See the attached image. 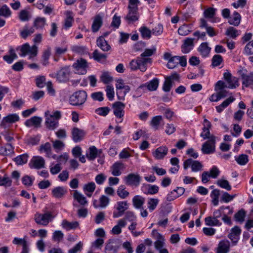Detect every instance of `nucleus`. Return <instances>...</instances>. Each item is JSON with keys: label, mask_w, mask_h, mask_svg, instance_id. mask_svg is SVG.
I'll list each match as a JSON object with an SVG mask.
<instances>
[{"label": "nucleus", "mask_w": 253, "mask_h": 253, "mask_svg": "<svg viewBox=\"0 0 253 253\" xmlns=\"http://www.w3.org/2000/svg\"><path fill=\"white\" fill-rule=\"evenodd\" d=\"M87 93L83 90H80L74 92L70 97L69 103L75 106H79L83 105L86 100Z\"/></svg>", "instance_id": "nucleus-1"}, {"label": "nucleus", "mask_w": 253, "mask_h": 253, "mask_svg": "<svg viewBox=\"0 0 253 253\" xmlns=\"http://www.w3.org/2000/svg\"><path fill=\"white\" fill-rule=\"evenodd\" d=\"M49 111L45 113L46 117L45 124L48 129L54 130L58 126V120L61 116V112L59 111H56L52 114H49Z\"/></svg>", "instance_id": "nucleus-2"}, {"label": "nucleus", "mask_w": 253, "mask_h": 253, "mask_svg": "<svg viewBox=\"0 0 253 253\" xmlns=\"http://www.w3.org/2000/svg\"><path fill=\"white\" fill-rule=\"evenodd\" d=\"M151 62V59L150 58H140L133 59L129 63V66L132 70H136L138 69L140 71L144 72L146 70V64Z\"/></svg>", "instance_id": "nucleus-3"}, {"label": "nucleus", "mask_w": 253, "mask_h": 253, "mask_svg": "<svg viewBox=\"0 0 253 253\" xmlns=\"http://www.w3.org/2000/svg\"><path fill=\"white\" fill-rule=\"evenodd\" d=\"M54 218V216L50 211H47L43 214L37 212L34 216L36 223L43 226H47Z\"/></svg>", "instance_id": "nucleus-4"}, {"label": "nucleus", "mask_w": 253, "mask_h": 253, "mask_svg": "<svg viewBox=\"0 0 253 253\" xmlns=\"http://www.w3.org/2000/svg\"><path fill=\"white\" fill-rule=\"evenodd\" d=\"M20 50L19 54L21 56H25L26 55L29 54V59L36 57L38 54V47L36 44L30 47L29 43H26L20 47Z\"/></svg>", "instance_id": "nucleus-5"}, {"label": "nucleus", "mask_w": 253, "mask_h": 253, "mask_svg": "<svg viewBox=\"0 0 253 253\" xmlns=\"http://www.w3.org/2000/svg\"><path fill=\"white\" fill-rule=\"evenodd\" d=\"M73 67L76 73L80 75H84L87 72L88 64L87 61L82 58H80L73 64Z\"/></svg>", "instance_id": "nucleus-6"}, {"label": "nucleus", "mask_w": 253, "mask_h": 253, "mask_svg": "<svg viewBox=\"0 0 253 253\" xmlns=\"http://www.w3.org/2000/svg\"><path fill=\"white\" fill-rule=\"evenodd\" d=\"M141 177L138 173H131L124 177L126 185L130 186L138 187L141 182Z\"/></svg>", "instance_id": "nucleus-7"}, {"label": "nucleus", "mask_w": 253, "mask_h": 253, "mask_svg": "<svg viewBox=\"0 0 253 253\" xmlns=\"http://www.w3.org/2000/svg\"><path fill=\"white\" fill-rule=\"evenodd\" d=\"M189 167H191L192 171L197 172L202 170L203 165L200 162L190 158L183 162V168L185 170Z\"/></svg>", "instance_id": "nucleus-8"}, {"label": "nucleus", "mask_w": 253, "mask_h": 253, "mask_svg": "<svg viewBox=\"0 0 253 253\" xmlns=\"http://www.w3.org/2000/svg\"><path fill=\"white\" fill-rule=\"evenodd\" d=\"M223 78L227 85V87L234 89L239 86V79L233 76L230 72H225L223 74Z\"/></svg>", "instance_id": "nucleus-9"}, {"label": "nucleus", "mask_w": 253, "mask_h": 253, "mask_svg": "<svg viewBox=\"0 0 253 253\" xmlns=\"http://www.w3.org/2000/svg\"><path fill=\"white\" fill-rule=\"evenodd\" d=\"M215 136H212L207 141L202 145V151L205 154H209L215 151Z\"/></svg>", "instance_id": "nucleus-10"}, {"label": "nucleus", "mask_w": 253, "mask_h": 253, "mask_svg": "<svg viewBox=\"0 0 253 253\" xmlns=\"http://www.w3.org/2000/svg\"><path fill=\"white\" fill-rule=\"evenodd\" d=\"M125 104L120 101H117L112 104L113 113L115 117L119 119H122L125 115Z\"/></svg>", "instance_id": "nucleus-11"}, {"label": "nucleus", "mask_w": 253, "mask_h": 253, "mask_svg": "<svg viewBox=\"0 0 253 253\" xmlns=\"http://www.w3.org/2000/svg\"><path fill=\"white\" fill-rule=\"evenodd\" d=\"M241 79L242 84L245 87H248L253 85V73H247L246 70H240L239 71Z\"/></svg>", "instance_id": "nucleus-12"}, {"label": "nucleus", "mask_w": 253, "mask_h": 253, "mask_svg": "<svg viewBox=\"0 0 253 253\" xmlns=\"http://www.w3.org/2000/svg\"><path fill=\"white\" fill-rule=\"evenodd\" d=\"M227 87L225 83L222 81H218L215 84V90L219 96L220 99L227 96L229 92L225 89Z\"/></svg>", "instance_id": "nucleus-13"}, {"label": "nucleus", "mask_w": 253, "mask_h": 253, "mask_svg": "<svg viewBox=\"0 0 253 253\" xmlns=\"http://www.w3.org/2000/svg\"><path fill=\"white\" fill-rule=\"evenodd\" d=\"M29 165L31 168L41 169L44 167L45 160L41 156H34L32 158Z\"/></svg>", "instance_id": "nucleus-14"}, {"label": "nucleus", "mask_w": 253, "mask_h": 253, "mask_svg": "<svg viewBox=\"0 0 253 253\" xmlns=\"http://www.w3.org/2000/svg\"><path fill=\"white\" fill-rule=\"evenodd\" d=\"M72 137L75 142H78L82 140L86 134L85 131L78 127H74L72 130Z\"/></svg>", "instance_id": "nucleus-15"}, {"label": "nucleus", "mask_w": 253, "mask_h": 253, "mask_svg": "<svg viewBox=\"0 0 253 253\" xmlns=\"http://www.w3.org/2000/svg\"><path fill=\"white\" fill-rule=\"evenodd\" d=\"M128 203L126 201L117 202L116 209L118 212H113V217L118 218L121 216L124 213V212L128 209Z\"/></svg>", "instance_id": "nucleus-16"}, {"label": "nucleus", "mask_w": 253, "mask_h": 253, "mask_svg": "<svg viewBox=\"0 0 253 253\" xmlns=\"http://www.w3.org/2000/svg\"><path fill=\"white\" fill-rule=\"evenodd\" d=\"M128 12L125 17L126 20L129 23L137 21L139 18L138 8H128Z\"/></svg>", "instance_id": "nucleus-17"}, {"label": "nucleus", "mask_w": 253, "mask_h": 253, "mask_svg": "<svg viewBox=\"0 0 253 253\" xmlns=\"http://www.w3.org/2000/svg\"><path fill=\"white\" fill-rule=\"evenodd\" d=\"M19 120V117L18 115L16 114H11L4 117L0 123V126L6 128V124H13Z\"/></svg>", "instance_id": "nucleus-18"}, {"label": "nucleus", "mask_w": 253, "mask_h": 253, "mask_svg": "<svg viewBox=\"0 0 253 253\" xmlns=\"http://www.w3.org/2000/svg\"><path fill=\"white\" fill-rule=\"evenodd\" d=\"M159 84V80L158 78H154L149 82L140 85L138 88L147 87L149 91H155L157 90Z\"/></svg>", "instance_id": "nucleus-19"}, {"label": "nucleus", "mask_w": 253, "mask_h": 253, "mask_svg": "<svg viewBox=\"0 0 253 253\" xmlns=\"http://www.w3.org/2000/svg\"><path fill=\"white\" fill-rule=\"evenodd\" d=\"M67 193V190L63 186L56 187L51 191L52 196L57 199L63 198Z\"/></svg>", "instance_id": "nucleus-20"}, {"label": "nucleus", "mask_w": 253, "mask_h": 253, "mask_svg": "<svg viewBox=\"0 0 253 253\" xmlns=\"http://www.w3.org/2000/svg\"><path fill=\"white\" fill-rule=\"evenodd\" d=\"M211 124L207 120L205 119L204 121V127L203 128V131L201 133V136L204 138V139L210 138L212 136H214L213 135H211L210 128L211 127Z\"/></svg>", "instance_id": "nucleus-21"}, {"label": "nucleus", "mask_w": 253, "mask_h": 253, "mask_svg": "<svg viewBox=\"0 0 253 253\" xmlns=\"http://www.w3.org/2000/svg\"><path fill=\"white\" fill-rule=\"evenodd\" d=\"M119 247L114 240H109L106 244L104 252L105 253H117Z\"/></svg>", "instance_id": "nucleus-22"}, {"label": "nucleus", "mask_w": 253, "mask_h": 253, "mask_svg": "<svg viewBox=\"0 0 253 253\" xmlns=\"http://www.w3.org/2000/svg\"><path fill=\"white\" fill-rule=\"evenodd\" d=\"M194 39L187 38L183 41L181 45V51L183 53H187L190 51L194 46Z\"/></svg>", "instance_id": "nucleus-23"}, {"label": "nucleus", "mask_w": 253, "mask_h": 253, "mask_svg": "<svg viewBox=\"0 0 253 253\" xmlns=\"http://www.w3.org/2000/svg\"><path fill=\"white\" fill-rule=\"evenodd\" d=\"M168 150L166 146H160L153 152V156L158 160L163 159L167 155Z\"/></svg>", "instance_id": "nucleus-24"}, {"label": "nucleus", "mask_w": 253, "mask_h": 253, "mask_svg": "<svg viewBox=\"0 0 253 253\" xmlns=\"http://www.w3.org/2000/svg\"><path fill=\"white\" fill-rule=\"evenodd\" d=\"M125 166L123 163L120 162H115L111 167V173L115 176H119L122 173L121 170H123Z\"/></svg>", "instance_id": "nucleus-25"}, {"label": "nucleus", "mask_w": 253, "mask_h": 253, "mask_svg": "<svg viewBox=\"0 0 253 253\" xmlns=\"http://www.w3.org/2000/svg\"><path fill=\"white\" fill-rule=\"evenodd\" d=\"M230 249V243L228 241L222 240L219 242L216 249V253H228Z\"/></svg>", "instance_id": "nucleus-26"}, {"label": "nucleus", "mask_w": 253, "mask_h": 253, "mask_svg": "<svg viewBox=\"0 0 253 253\" xmlns=\"http://www.w3.org/2000/svg\"><path fill=\"white\" fill-rule=\"evenodd\" d=\"M39 150L41 153H45L46 157L50 158L51 157L52 147L51 145L49 142H46L44 144L41 145Z\"/></svg>", "instance_id": "nucleus-27"}, {"label": "nucleus", "mask_w": 253, "mask_h": 253, "mask_svg": "<svg viewBox=\"0 0 253 253\" xmlns=\"http://www.w3.org/2000/svg\"><path fill=\"white\" fill-rule=\"evenodd\" d=\"M41 122L42 119L40 117L34 116L31 118L30 119L27 120L25 122V125L28 127L35 126L36 127H38L40 126Z\"/></svg>", "instance_id": "nucleus-28"}, {"label": "nucleus", "mask_w": 253, "mask_h": 253, "mask_svg": "<svg viewBox=\"0 0 253 253\" xmlns=\"http://www.w3.org/2000/svg\"><path fill=\"white\" fill-rule=\"evenodd\" d=\"M241 233V230L238 226H235L231 230L230 233L228 235V238L234 243L237 242L239 235Z\"/></svg>", "instance_id": "nucleus-29"}, {"label": "nucleus", "mask_w": 253, "mask_h": 253, "mask_svg": "<svg viewBox=\"0 0 253 253\" xmlns=\"http://www.w3.org/2000/svg\"><path fill=\"white\" fill-rule=\"evenodd\" d=\"M96 44L104 51H108L111 48V46L103 36H100L97 39Z\"/></svg>", "instance_id": "nucleus-30"}, {"label": "nucleus", "mask_w": 253, "mask_h": 253, "mask_svg": "<svg viewBox=\"0 0 253 253\" xmlns=\"http://www.w3.org/2000/svg\"><path fill=\"white\" fill-rule=\"evenodd\" d=\"M126 225V222L124 219L119 220L117 224L112 228L111 233L114 235L120 234L122 232V228L125 227Z\"/></svg>", "instance_id": "nucleus-31"}, {"label": "nucleus", "mask_w": 253, "mask_h": 253, "mask_svg": "<svg viewBox=\"0 0 253 253\" xmlns=\"http://www.w3.org/2000/svg\"><path fill=\"white\" fill-rule=\"evenodd\" d=\"M224 210H227V214H232L233 212V209L230 208V207H221L219 208V209L216 210L213 213V216L218 219V218L220 217L222 215H223V213L225 212L224 211Z\"/></svg>", "instance_id": "nucleus-32"}, {"label": "nucleus", "mask_w": 253, "mask_h": 253, "mask_svg": "<svg viewBox=\"0 0 253 253\" xmlns=\"http://www.w3.org/2000/svg\"><path fill=\"white\" fill-rule=\"evenodd\" d=\"M61 225L64 229L66 230H70L79 227V223L78 221L69 222L66 219H64L62 222Z\"/></svg>", "instance_id": "nucleus-33"}, {"label": "nucleus", "mask_w": 253, "mask_h": 253, "mask_svg": "<svg viewBox=\"0 0 253 253\" xmlns=\"http://www.w3.org/2000/svg\"><path fill=\"white\" fill-rule=\"evenodd\" d=\"M163 119L162 116H156L152 118L150 122V125L155 130L159 129Z\"/></svg>", "instance_id": "nucleus-34"}, {"label": "nucleus", "mask_w": 253, "mask_h": 253, "mask_svg": "<svg viewBox=\"0 0 253 253\" xmlns=\"http://www.w3.org/2000/svg\"><path fill=\"white\" fill-rule=\"evenodd\" d=\"M69 73L70 72L68 68H62L58 72L57 78L60 82H64L68 79Z\"/></svg>", "instance_id": "nucleus-35"}, {"label": "nucleus", "mask_w": 253, "mask_h": 253, "mask_svg": "<svg viewBox=\"0 0 253 253\" xmlns=\"http://www.w3.org/2000/svg\"><path fill=\"white\" fill-rule=\"evenodd\" d=\"M14 154V148L12 145L9 143L5 146L1 147L0 148V154L5 156H9Z\"/></svg>", "instance_id": "nucleus-36"}, {"label": "nucleus", "mask_w": 253, "mask_h": 253, "mask_svg": "<svg viewBox=\"0 0 253 253\" xmlns=\"http://www.w3.org/2000/svg\"><path fill=\"white\" fill-rule=\"evenodd\" d=\"M211 49V47L208 46L206 42L201 43L198 49L200 54L204 57H207L209 55Z\"/></svg>", "instance_id": "nucleus-37"}, {"label": "nucleus", "mask_w": 253, "mask_h": 253, "mask_svg": "<svg viewBox=\"0 0 253 253\" xmlns=\"http://www.w3.org/2000/svg\"><path fill=\"white\" fill-rule=\"evenodd\" d=\"M73 198L82 206H84L87 203V201L85 197L77 190L74 191Z\"/></svg>", "instance_id": "nucleus-38"}, {"label": "nucleus", "mask_w": 253, "mask_h": 253, "mask_svg": "<svg viewBox=\"0 0 253 253\" xmlns=\"http://www.w3.org/2000/svg\"><path fill=\"white\" fill-rule=\"evenodd\" d=\"M102 18L100 15H96L93 20L91 28L92 32H97L102 25Z\"/></svg>", "instance_id": "nucleus-39"}, {"label": "nucleus", "mask_w": 253, "mask_h": 253, "mask_svg": "<svg viewBox=\"0 0 253 253\" xmlns=\"http://www.w3.org/2000/svg\"><path fill=\"white\" fill-rule=\"evenodd\" d=\"M145 202V198L140 195H136L132 198L133 206L136 209H141Z\"/></svg>", "instance_id": "nucleus-40"}, {"label": "nucleus", "mask_w": 253, "mask_h": 253, "mask_svg": "<svg viewBox=\"0 0 253 253\" xmlns=\"http://www.w3.org/2000/svg\"><path fill=\"white\" fill-rule=\"evenodd\" d=\"M205 224L209 226H220L221 222L213 216H208L205 218Z\"/></svg>", "instance_id": "nucleus-41"}, {"label": "nucleus", "mask_w": 253, "mask_h": 253, "mask_svg": "<svg viewBox=\"0 0 253 253\" xmlns=\"http://www.w3.org/2000/svg\"><path fill=\"white\" fill-rule=\"evenodd\" d=\"M240 21L241 16L240 14L238 12L235 11L233 13L232 16L229 18L228 22L231 25L238 26L240 24Z\"/></svg>", "instance_id": "nucleus-42"}, {"label": "nucleus", "mask_w": 253, "mask_h": 253, "mask_svg": "<svg viewBox=\"0 0 253 253\" xmlns=\"http://www.w3.org/2000/svg\"><path fill=\"white\" fill-rule=\"evenodd\" d=\"M92 57L94 60L97 62H101L106 59L107 55L101 53L97 49H95L92 53Z\"/></svg>", "instance_id": "nucleus-43"}, {"label": "nucleus", "mask_w": 253, "mask_h": 253, "mask_svg": "<svg viewBox=\"0 0 253 253\" xmlns=\"http://www.w3.org/2000/svg\"><path fill=\"white\" fill-rule=\"evenodd\" d=\"M51 142L52 143L53 149L57 153H59L62 151L65 147V145L64 143L61 140L56 139L55 140H52Z\"/></svg>", "instance_id": "nucleus-44"}, {"label": "nucleus", "mask_w": 253, "mask_h": 253, "mask_svg": "<svg viewBox=\"0 0 253 253\" xmlns=\"http://www.w3.org/2000/svg\"><path fill=\"white\" fill-rule=\"evenodd\" d=\"M117 193L118 196L122 199H126L129 195V193L126 190V187L124 185H120L118 188Z\"/></svg>", "instance_id": "nucleus-45"}, {"label": "nucleus", "mask_w": 253, "mask_h": 253, "mask_svg": "<svg viewBox=\"0 0 253 253\" xmlns=\"http://www.w3.org/2000/svg\"><path fill=\"white\" fill-rule=\"evenodd\" d=\"M71 50L73 52L80 55L86 54L88 53L87 48L84 46L74 45L71 47Z\"/></svg>", "instance_id": "nucleus-46"}, {"label": "nucleus", "mask_w": 253, "mask_h": 253, "mask_svg": "<svg viewBox=\"0 0 253 253\" xmlns=\"http://www.w3.org/2000/svg\"><path fill=\"white\" fill-rule=\"evenodd\" d=\"M98 150L94 146L90 147L88 149V153L86 154V157L90 161H93L97 156Z\"/></svg>", "instance_id": "nucleus-47"}, {"label": "nucleus", "mask_w": 253, "mask_h": 253, "mask_svg": "<svg viewBox=\"0 0 253 253\" xmlns=\"http://www.w3.org/2000/svg\"><path fill=\"white\" fill-rule=\"evenodd\" d=\"M100 81L105 84H108L113 81V78L109 72H103L100 77Z\"/></svg>", "instance_id": "nucleus-48"}, {"label": "nucleus", "mask_w": 253, "mask_h": 253, "mask_svg": "<svg viewBox=\"0 0 253 253\" xmlns=\"http://www.w3.org/2000/svg\"><path fill=\"white\" fill-rule=\"evenodd\" d=\"M109 198L104 195H102L99 198L100 204L99 205H96L95 202H96V200H95L93 202V205L96 208L98 207L105 208L109 204Z\"/></svg>", "instance_id": "nucleus-49"}, {"label": "nucleus", "mask_w": 253, "mask_h": 253, "mask_svg": "<svg viewBox=\"0 0 253 253\" xmlns=\"http://www.w3.org/2000/svg\"><path fill=\"white\" fill-rule=\"evenodd\" d=\"M46 22V19L44 17H38L34 22V26L37 30L42 29L44 26Z\"/></svg>", "instance_id": "nucleus-50"}, {"label": "nucleus", "mask_w": 253, "mask_h": 253, "mask_svg": "<svg viewBox=\"0 0 253 253\" xmlns=\"http://www.w3.org/2000/svg\"><path fill=\"white\" fill-rule=\"evenodd\" d=\"M51 55V48L48 47L44 50L42 55V64L44 66H46L48 64V60Z\"/></svg>", "instance_id": "nucleus-51"}, {"label": "nucleus", "mask_w": 253, "mask_h": 253, "mask_svg": "<svg viewBox=\"0 0 253 253\" xmlns=\"http://www.w3.org/2000/svg\"><path fill=\"white\" fill-rule=\"evenodd\" d=\"M28 155L27 154H22L14 158V162L18 165H22L28 161Z\"/></svg>", "instance_id": "nucleus-52"}, {"label": "nucleus", "mask_w": 253, "mask_h": 253, "mask_svg": "<svg viewBox=\"0 0 253 253\" xmlns=\"http://www.w3.org/2000/svg\"><path fill=\"white\" fill-rule=\"evenodd\" d=\"M9 55H4L3 57V60L9 64L11 63L13 60L16 59L17 56L15 53L14 50L13 49H11L9 50Z\"/></svg>", "instance_id": "nucleus-53"}, {"label": "nucleus", "mask_w": 253, "mask_h": 253, "mask_svg": "<svg viewBox=\"0 0 253 253\" xmlns=\"http://www.w3.org/2000/svg\"><path fill=\"white\" fill-rule=\"evenodd\" d=\"M165 244V239L162 234H159V238L157 239L154 243V246L156 249L160 250L163 249Z\"/></svg>", "instance_id": "nucleus-54"}, {"label": "nucleus", "mask_w": 253, "mask_h": 253, "mask_svg": "<svg viewBox=\"0 0 253 253\" xmlns=\"http://www.w3.org/2000/svg\"><path fill=\"white\" fill-rule=\"evenodd\" d=\"M159 203V200L156 198H150L148 200L147 205L148 209L150 211L155 210Z\"/></svg>", "instance_id": "nucleus-55"}, {"label": "nucleus", "mask_w": 253, "mask_h": 253, "mask_svg": "<svg viewBox=\"0 0 253 253\" xmlns=\"http://www.w3.org/2000/svg\"><path fill=\"white\" fill-rule=\"evenodd\" d=\"M220 195V191L218 189L213 190L211 194V197L212 198V203L214 206L218 204V198Z\"/></svg>", "instance_id": "nucleus-56"}, {"label": "nucleus", "mask_w": 253, "mask_h": 253, "mask_svg": "<svg viewBox=\"0 0 253 253\" xmlns=\"http://www.w3.org/2000/svg\"><path fill=\"white\" fill-rule=\"evenodd\" d=\"M11 185L12 180L6 175H4L3 177H0V186L10 187Z\"/></svg>", "instance_id": "nucleus-57"}, {"label": "nucleus", "mask_w": 253, "mask_h": 253, "mask_svg": "<svg viewBox=\"0 0 253 253\" xmlns=\"http://www.w3.org/2000/svg\"><path fill=\"white\" fill-rule=\"evenodd\" d=\"M178 56H174L169 59L167 64V67L169 69H173L178 65Z\"/></svg>", "instance_id": "nucleus-58"}, {"label": "nucleus", "mask_w": 253, "mask_h": 253, "mask_svg": "<svg viewBox=\"0 0 253 253\" xmlns=\"http://www.w3.org/2000/svg\"><path fill=\"white\" fill-rule=\"evenodd\" d=\"M217 184L221 188L225 189L228 191L231 190V186L227 180L219 179L217 181Z\"/></svg>", "instance_id": "nucleus-59"}, {"label": "nucleus", "mask_w": 253, "mask_h": 253, "mask_svg": "<svg viewBox=\"0 0 253 253\" xmlns=\"http://www.w3.org/2000/svg\"><path fill=\"white\" fill-rule=\"evenodd\" d=\"M55 50V55L57 56H60L62 54H65L67 50L68 46L67 45H63L62 46H56L54 48Z\"/></svg>", "instance_id": "nucleus-60"}, {"label": "nucleus", "mask_w": 253, "mask_h": 253, "mask_svg": "<svg viewBox=\"0 0 253 253\" xmlns=\"http://www.w3.org/2000/svg\"><path fill=\"white\" fill-rule=\"evenodd\" d=\"M64 234L61 231L56 230L53 233L52 239L58 243L60 242L63 239Z\"/></svg>", "instance_id": "nucleus-61"}, {"label": "nucleus", "mask_w": 253, "mask_h": 253, "mask_svg": "<svg viewBox=\"0 0 253 253\" xmlns=\"http://www.w3.org/2000/svg\"><path fill=\"white\" fill-rule=\"evenodd\" d=\"M11 12L9 7L6 5H3L0 8V15L8 17L11 15Z\"/></svg>", "instance_id": "nucleus-62"}, {"label": "nucleus", "mask_w": 253, "mask_h": 253, "mask_svg": "<svg viewBox=\"0 0 253 253\" xmlns=\"http://www.w3.org/2000/svg\"><path fill=\"white\" fill-rule=\"evenodd\" d=\"M216 9L213 7H209L206 9L204 12V15L205 18H212L215 15Z\"/></svg>", "instance_id": "nucleus-63"}, {"label": "nucleus", "mask_w": 253, "mask_h": 253, "mask_svg": "<svg viewBox=\"0 0 253 253\" xmlns=\"http://www.w3.org/2000/svg\"><path fill=\"white\" fill-rule=\"evenodd\" d=\"M244 52L248 55L253 54V40L246 44L244 48Z\"/></svg>", "instance_id": "nucleus-64"}]
</instances>
